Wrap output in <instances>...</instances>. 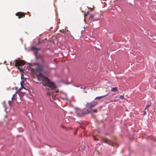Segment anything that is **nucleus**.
<instances>
[{
  "label": "nucleus",
  "instance_id": "4be33fe9",
  "mask_svg": "<svg viewBox=\"0 0 156 156\" xmlns=\"http://www.w3.org/2000/svg\"><path fill=\"white\" fill-rule=\"evenodd\" d=\"M60 31L61 32H62V33H64V30L63 29L62 30H60Z\"/></svg>",
  "mask_w": 156,
  "mask_h": 156
},
{
  "label": "nucleus",
  "instance_id": "412c9836",
  "mask_svg": "<svg viewBox=\"0 0 156 156\" xmlns=\"http://www.w3.org/2000/svg\"><path fill=\"white\" fill-rule=\"evenodd\" d=\"M14 64V63H12V62H10V65L11 66H12V65L13 64Z\"/></svg>",
  "mask_w": 156,
  "mask_h": 156
},
{
  "label": "nucleus",
  "instance_id": "9b49d317",
  "mask_svg": "<svg viewBox=\"0 0 156 156\" xmlns=\"http://www.w3.org/2000/svg\"><path fill=\"white\" fill-rule=\"evenodd\" d=\"M97 104V103H96V104L94 105H90L89 107V108L91 109L92 108L94 107Z\"/></svg>",
  "mask_w": 156,
  "mask_h": 156
},
{
  "label": "nucleus",
  "instance_id": "39448f33",
  "mask_svg": "<svg viewBox=\"0 0 156 156\" xmlns=\"http://www.w3.org/2000/svg\"><path fill=\"white\" fill-rule=\"evenodd\" d=\"M103 140L104 143H107L110 145L114 146V142L107 139V138H105L103 139Z\"/></svg>",
  "mask_w": 156,
  "mask_h": 156
},
{
  "label": "nucleus",
  "instance_id": "f3484780",
  "mask_svg": "<svg viewBox=\"0 0 156 156\" xmlns=\"http://www.w3.org/2000/svg\"><path fill=\"white\" fill-rule=\"evenodd\" d=\"M51 95V93L50 92H48L47 93V96H50Z\"/></svg>",
  "mask_w": 156,
  "mask_h": 156
},
{
  "label": "nucleus",
  "instance_id": "0eeeda50",
  "mask_svg": "<svg viewBox=\"0 0 156 156\" xmlns=\"http://www.w3.org/2000/svg\"><path fill=\"white\" fill-rule=\"evenodd\" d=\"M22 88H20L18 89L17 91L16 92V94H18L19 96H20L22 95V94L25 93L24 92L21 91Z\"/></svg>",
  "mask_w": 156,
  "mask_h": 156
},
{
  "label": "nucleus",
  "instance_id": "20e7f679",
  "mask_svg": "<svg viewBox=\"0 0 156 156\" xmlns=\"http://www.w3.org/2000/svg\"><path fill=\"white\" fill-rule=\"evenodd\" d=\"M36 66V68L35 69L37 71L41 72L43 70L44 66L40 64L39 63H37L34 64Z\"/></svg>",
  "mask_w": 156,
  "mask_h": 156
},
{
  "label": "nucleus",
  "instance_id": "423d86ee",
  "mask_svg": "<svg viewBox=\"0 0 156 156\" xmlns=\"http://www.w3.org/2000/svg\"><path fill=\"white\" fill-rule=\"evenodd\" d=\"M16 15L18 16V18L20 19L21 18L24 17L25 16V14L23 13L22 12H19L16 14Z\"/></svg>",
  "mask_w": 156,
  "mask_h": 156
},
{
  "label": "nucleus",
  "instance_id": "f8f14e48",
  "mask_svg": "<svg viewBox=\"0 0 156 156\" xmlns=\"http://www.w3.org/2000/svg\"><path fill=\"white\" fill-rule=\"evenodd\" d=\"M16 94H17L15 93L13 95L12 97V101H13V100L14 99H16V98L15 97H16Z\"/></svg>",
  "mask_w": 156,
  "mask_h": 156
},
{
  "label": "nucleus",
  "instance_id": "f257e3e1",
  "mask_svg": "<svg viewBox=\"0 0 156 156\" xmlns=\"http://www.w3.org/2000/svg\"><path fill=\"white\" fill-rule=\"evenodd\" d=\"M37 78L40 80L42 81V83L44 86H48L52 90H56L57 87L55 83L51 82L48 78L44 76L42 74L39 73L37 76Z\"/></svg>",
  "mask_w": 156,
  "mask_h": 156
},
{
  "label": "nucleus",
  "instance_id": "a878e982",
  "mask_svg": "<svg viewBox=\"0 0 156 156\" xmlns=\"http://www.w3.org/2000/svg\"><path fill=\"white\" fill-rule=\"evenodd\" d=\"M81 127V128H83V126H81V127Z\"/></svg>",
  "mask_w": 156,
  "mask_h": 156
},
{
  "label": "nucleus",
  "instance_id": "bb28decb",
  "mask_svg": "<svg viewBox=\"0 0 156 156\" xmlns=\"http://www.w3.org/2000/svg\"><path fill=\"white\" fill-rule=\"evenodd\" d=\"M100 18H98V19L97 20H98Z\"/></svg>",
  "mask_w": 156,
  "mask_h": 156
},
{
  "label": "nucleus",
  "instance_id": "f03ea898",
  "mask_svg": "<svg viewBox=\"0 0 156 156\" xmlns=\"http://www.w3.org/2000/svg\"><path fill=\"white\" fill-rule=\"evenodd\" d=\"M32 49L35 51L34 54L36 59L38 60L40 64L44 66V64L45 63V60L44 59V57L41 56H37V51L40 50V48H38L35 47H33L32 48Z\"/></svg>",
  "mask_w": 156,
  "mask_h": 156
},
{
  "label": "nucleus",
  "instance_id": "5701e85b",
  "mask_svg": "<svg viewBox=\"0 0 156 156\" xmlns=\"http://www.w3.org/2000/svg\"><path fill=\"white\" fill-rule=\"evenodd\" d=\"M146 114H147V112H146V111H144V115H146Z\"/></svg>",
  "mask_w": 156,
  "mask_h": 156
},
{
  "label": "nucleus",
  "instance_id": "393cba45",
  "mask_svg": "<svg viewBox=\"0 0 156 156\" xmlns=\"http://www.w3.org/2000/svg\"><path fill=\"white\" fill-rule=\"evenodd\" d=\"M95 140H98V139H96V138H95Z\"/></svg>",
  "mask_w": 156,
  "mask_h": 156
},
{
  "label": "nucleus",
  "instance_id": "aec40b11",
  "mask_svg": "<svg viewBox=\"0 0 156 156\" xmlns=\"http://www.w3.org/2000/svg\"><path fill=\"white\" fill-rule=\"evenodd\" d=\"M93 112H97V110L96 109L93 110Z\"/></svg>",
  "mask_w": 156,
  "mask_h": 156
},
{
  "label": "nucleus",
  "instance_id": "7ed1b4c3",
  "mask_svg": "<svg viewBox=\"0 0 156 156\" xmlns=\"http://www.w3.org/2000/svg\"><path fill=\"white\" fill-rule=\"evenodd\" d=\"M15 66L19 70L22 72L23 71V67H20L23 65L25 64V62L22 60H15Z\"/></svg>",
  "mask_w": 156,
  "mask_h": 156
},
{
  "label": "nucleus",
  "instance_id": "9d476101",
  "mask_svg": "<svg viewBox=\"0 0 156 156\" xmlns=\"http://www.w3.org/2000/svg\"><path fill=\"white\" fill-rule=\"evenodd\" d=\"M108 94H107L105 95H104V96H100V97H97L95 98V100L100 99L101 98L105 97H106L108 96Z\"/></svg>",
  "mask_w": 156,
  "mask_h": 156
},
{
  "label": "nucleus",
  "instance_id": "cd10ccee",
  "mask_svg": "<svg viewBox=\"0 0 156 156\" xmlns=\"http://www.w3.org/2000/svg\"><path fill=\"white\" fill-rule=\"evenodd\" d=\"M88 104H89L87 103V105H88Z\"/></svg>",
  "mask_w": 156,
  "mask_h": 156
},
{
  "label": "nucleus",
  "instance_id": "2eb2a0df",
  "mask_svg": "<svg viewBox=\"0 0 156 156\" xmlns=\"http://www.w3.org/2000/svg\"><path fill=\"white\" fill-rule=\"evenodd\" d=\"M20 88H22V89H24L25 90H27L26 89V88L24 86V85L23 84V85H21V87Z\"/></svg>",
  "mask_w": 156,
  "mask_h": 156
},
{
  "label": "nucleus",
  "instance_id": "a211bd4d",
  "mask_svg": "<svg viewBox=\"0 0 156 156\" xmlns=\"http://www.w3.org/2000/svg\"><path fill=\"white\" fill-rule=\"evenodd\" d=\"M124 95H121L120 96V99H123L124 98Z\"/></svg>",
  "mask_w": 156,
  "mask_h": 156
},
{
  "label": "nucleus",
  "instance_id": "6e6552de",
  "mask_svg": "<svg viewBox=\"0 0 156 156\" xmlns=\"http://www.w3.org/2000/svg\"><path fill=\"white\" fill-rule=\"evenodd\" d=\"M90 113V112L88 111V110H87V112H82L81 114H79L78 113H77V115L79 117H81V116H83V115H85L87 114Z\"/></svg>",
  "mask_w": 156,
  "mask_h": 156
},
{
  "label": "nucleus",
  "instance_id": "ddd939ff",
  "mask_svg": "<svg viewBox=\"0 0 156 156\" xmlns=\"http://www.w3.org/2000/svg\"><path fill=\"white\" fill-rule=\"evenodd\" d=\"M118 89L117 87H113L111 89L112 91H117Z\"/></svg>",
  "mask_w": 156,
  "mask_h": 156
},
{
  "label": "nucleus",
  "instance_id": "dca6fc26",
  "mask_svg": "<svg viewBox=\"0 0 156 156\" xmlns=\"http://www.w3.org/2000/svg\"><path fill=\"white\" fill-rule=\"evenodd\" d=\"M12 102H13V101H12V100L11 101H9L8 103H9V104L10 106H11V103H12Z\"/></svg>",
  "mask_w": 156,
  "mask_h": 156
},
{
  "label": "nucleus",
  "instance_id": "6ab92c4d",
  "mask_svg": "<svg viewBox=\"0 0 156 156\" xmlns=\"http://www.w3.org/2000/svg\"><path fill=\"white\" fill-rule=\"evenodd\" d=\"M24 82V81L23 80H22V81L20 82V84H21V85H23V83Z\"/></svg>",
  "mask_w": 156,
  "mask_h": 156
},
{
  "label": "nucleus",
  "instance_id": "b1692460",
  "mask_svg": "<svg viewBox=\"0 0 156 156\" xmlns=\"http://www.w3.org/2000/svg\"><path fill=\"white\" fill-rule=\"evenodd\" d=\"M77 132V130H76V131L75 132V133H74V134H76V133Z\"/></svg>",
  "mask_w": 156,
  "mask_h": 156
},
{
  "label": "nucleus",
  "instance_id": "4468645a",
  "mask_svg": "<svg viewBox=\"0 0 156 156\" xmlns=\"http://www.w3.org/2000/svg\"><path fill=\"white\" fill-rule=\"evenodd\" d=\"M151 105V103L150 102L149 105H146V107H145V109H146L147 108H148L150 107Z\"/></svg>",
  "mask_w": 156,
  "mask_h": 156
},
{
  "label": "nucleus",
  "instance_id": "1a4fd4ad",
  "mask_svg": "<svg viewBox=\"0 0 156 156\" xmlns=\"http://www.w3.org/2000/svg\"><path fill=\"white\" fill-rule=\"evenodd\" d=\"M98 15L99 16V14H91L90 16L89 19L90 20H91L92 19L97 16Z\"/></svg>",
  "mask_w": 156,
  "mask_h": 156
}]
</instances>
